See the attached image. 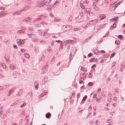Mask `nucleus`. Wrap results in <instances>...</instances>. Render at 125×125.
<instances>
[{
    "label": "nucleus",
    "mask_w": 125,
    "mask_h": 125,
    "mask_svg": "<svg viewBox=\"0 0 125 125\" xmlns=\"http://www.w3.org/2000/svg\"><path fill=\"white\" fill-rule=\"evenodd\" d=\"M72 29L71 26L67 25L63 26L62 31L63 32H67L70 31Z\"/></svg>",
    "instance_id": "obj_1"
},
{
    "label": "nucleus",
    "mask_w": 125,
    "mask_h": 125,
    "mask_svg": "<svg viewBox=\"0 0 125 125\" xmlns=\"http://www.w3.org/2000/svg\"><path fill=\"white\" fill-rule=\"evenodd\" d=\"M97 22L96 20H94L89 21L86 24L87 27H89L93 26V24H94Z\"/></svg>",
    "instance_id": "obj_2"
},
{
    "label": "nucleus",
    "mask_w": 125,
    "mask_h": 125,
    "mask_svg": "<svg viewBox=\"0 0 125 125\" xmlns=\"http://www.w3.org/2000/svg\"><path fill=\"white\" fill-rule=\"evenodd\" d=\"M98 17H99V18H100L101 20H102L104 19L106 17V16L104 14H102L99 15Z\"/></svg>",
    "instance_id": "obj_3"
},
{
    "label": "nucleus",
    "mask_w": 125,
    "mask_h": 125,
    "mask_svg": "<svg viewBox=\"0 0 125 125\" xmlns=\"http://www.w3.org/2000/svg\"><path fill=\"white\" fill-rule=\"evenodd\" d=\"M31 20V19L30 17H28L27 18L25 19L24 20H22V21H23L26 22H27L28 21H30Z\"/></svg>",
    "instance_id": "obj_4"
},
{
    "label": "nucleus",
    "mask_w": 125,
    "mask_h": 125,
    "mask_svg": "<svg viewBox=\"0 0 125 125\" xmlns=\"http://www.w3.org/2000/svg\"><path fill=\"white\" fill-rule=\"evenodd\" d=\"M34 83L35 89H38V87L39 85V84L37 81L35 82Z\"/></svg>",
    "instance_id": "obj_5"
},
{
    "label": "nucleus",
    "mask_w": 125,
    "mask_h": 125,
    "mask_svg": "<svg viewBox=\"0 0 125 125\" xmlns=\"http://www.w3.org/2000/svg\"><path fill=\"white\" fill-rule=\"evenodd\" d=\"M22 11V10H20L19 11H16V12H13L12 13V14L13 15H14V14H16V15H18L20 14L21 13L20 12V11Z\"/></svg>",
    "instance_id": "obj_6"
},
{
    "label": "nucleus",
    "mask_w": 125,
    "mask_h": 125,
    "mask_svg": "<svg viewBox=\"0 0 125 125\" xmlns=\"http://www.w3.org/2000/svg\"><path fill=\"white\" fill-rule=\"evenodd\" d=\"M51 115V114L49 112H48L46 114V117L47 118H50Z\"/></svg>",
    "instance_id": "obj_7"
},
{
    "label": "nucleus",
    "mask_w": 125,
    "mask_h": 125,
    "mask_svg": "<svg viewBox=\"0 0 125 125\" xmlns=\"http://www.w3.org/2000/svg\"><path fill=\"white\" fill-rule=\"evenodd\" d=\"M40 5H39L40 7H43L45 5V3H44V1H41V3L40 4Z\"/></svg>",
    "instance_id": "obj_8"
},
{
    "label": "nucleus",
    "mask_w": 125,
    "mask_h": 125,
    "mask_svg": "<svg viewBox=\"0 0 125 125\" xmlns=\"http://www.w3.org/2000/svg\"><path fill=\"white\" fill-rule=\"evenodd\" d=\"M116 23L115 22H114L113 24V26H112L111 27V29H114L116 27Z\"/></svg>",
    "instance_id": "obj_9"
},
{
    "label": "nucleus",
    "mask_w": 125,
    "mask_h": 125,
    "mask_svg": "<svg viewBox=\"0 0 125 125\" xmlns=\"http://www.w3.org/2000/svg\"><path fill=\"white\" fill-rule=\"evenodd\" d=\"M10 67L11 70H13L15 68V66L14 65L11 64L10 65Z\"/></svg>",
    "instance_id": "obj_10"
},
{
    "label": "nucleus",
    "mask_w": 125,
    "mask_h": 125,
    "mask_svg": "<svg viewBox=\"0 0 125 125\" xmlns=\"http://www.w3.org/2000/svg\"><path fill=\"white\" fill-rule=\"evenodd\" d=\"M6 12L5 11H1L0 12V15H4L6 14Z\"/></svg>",
    "instance_id": "obj_11"
},
{
    "label": "nucleus",
    "mask_w": 125,
    "mask_h": 125,
    "mask_svg": "<svg viewBox=\"0 0 125 125\" xmlns=\"http://www.w3.org/2000/svg\"><path fill=\"white\" fill-rule=\"evenodd\" d=\"M24 55L27 58H29L30 57V56L29 55L28 53H24Z\"/></svg>",
    "instance_id": "obj_12"
},
{
    "label": "nucleus",
    "mask_w": 125,
    "mask_h": 125,
    "mask_svg": "<svg viewBox=\"0 0 125 125\" xmlns=\"http://www.w3.org/2000/svg\"><path fill=\"white\" fill-rule=\"evenodd\" d=\"M47 77H45L44 78H43L42 79V81L46 83L47 81Z\"/></svg>",
    "instance_id": "obj_13"
},
{
    "label": "nucleus",
    "mask_w": 125,
    "mask_h": 125,
    "mask_svg": "<svg viewBox=\"0 0 125 125\" xmlns=\"http://www.w3.org/2000/svg\"><path fill=\"white\" fill-rule=\"evenodd\" d=\"M80 7L82 8L83 9H85V7L83 5L82 3V4L80 3Z\"/></svg>",
    "instance_id": "obj_14"
},
{
    "label": "nucleus",
    "mask_w": 125,
    "mask_h": 125,
    "mask_svg": "<svg viewBox=\"0 0 125 125\" xmlns=\"http://www.w3.org/2000/svg\"><path fill=\"white\" fill-rule=\"evenodd\" d=\"M43 15H42L41 16H39V17L37 18V20L38 21H39L41 20L42 19V17L41 16H43Z\"/></svg>",
    "instance_id": "obj_15"
},
{
    "label": "nucleus",
    "mask_w": 125,
    "mask_h": 125,
    "mask_svg": "<svg viewBox=\"0 0 125 125\" xmlns=\"http://www.w3.org/2000/svg\"><path fill=\"white\" fill-rule=\"evenodd\" d=\"M4 58L5 60L7 61L9 59V55H7L6 56H5Z\"/></svg>",
    "instance_id": "obj_16"
},
{
    "label": "nucleus",
    "mask_w": 125,
    "mask_h": 125,
    "mask_svg": "<svg viewBox=\"0 0 125 125\" xmlns=\"http://www.w3.org/2000/svg\"><path fill=\"white\" fill-rule=\"evenodd\" d=\"M16 88V87L14 86L13 88H12L11 89H10V92L14 91V89H15Z\"/></svg>",
    "instance_id": "obj_17"
},
{
    "label": "nucleus",
    "mask_w": 125,
    "mask_h": 125,
    "mask_svg": "<svg viewBox=\"0 0 125 125\" xmlns=\"http://www.w3.org/2000/svg\"><path fill=\"white\" fill-rule=\"evenodd\" d=\"M60 20V19L59 18H56L54 19V21L56 22H59Z\"/></svg>",
    "instance_id": "obj_18"
},
{
    "label": "nucleus",
    "mask_w": 125,
    "mask_h": 125,
    "mask_svg": "<svg viewBox=\"0 0 125 125\" xmlns=\"http://www.w3.org/2000/svg\"><path fill=\"white\" fill-rule=\"evenodd\" d=\"M55 59V57H53L52 59V60L51 62V63L52 64L54 62V60Z\"/></svg>",
    "instance_id": "obj_19"
},
{
    "label": "nucleus",
    "mask_w": 125,
    "mask_h": 125,
    "mask_svg": "<svg viewBox=\"0 0 125 125\" xmlns=\"http://www.w3.org/2000/svg\"><path fill=\"white\" fill-rule=\"evenodd\" d=\"M118 5H117V4H116L115 5L113 6V7H114V9L115 10Z\"/></svg>",
    "instance_id": "obj_20"
},
{
    "label": "nucleus",
    "mask_w": 125,
    "mask_h": 125,
    "mask_svg": "<svg viewBox=\"0 0 125 125\" xmlns=\"http://www.w3.org/2000/svg\"><path fill=\"white\" fill-rule=\"evenodd\" d=\"M87 97V96L86 95L82 99L83 101H85Z\"/></svg>",
    "instance_id": "obj_21"
},
{
    "label": "nucleus",
    "mask_w": 125,
    "mask_h": 125,
    "mask_svg": "<svg viewBox=\"0 0 125 125\" xmlns=\"http://www.w3.org/2000/svg\"><path fill=\"white\" fill-rule=\"evenodd\" d=\"M95 10L97 11H98L99 10V8L97 7H94Z\"/></svg>",
    "instance_id": "obj_22"
},
{
    "label": "nucleus",
    "mask_w": 125,
    "mask_h": 125,
    "mask_svg": "<svg viewBox=\"0 0 125 125\" xmlns=\"http://www.w3.org/2000/svg\"><path fill=\"white\" fill-rule=\"evenodd\" d=\"M95 59V58H93L92 59H90V62H92L94 61L93 60H94Z\"/></svg>",
    "instance_id": "obj_23"
},
{
    "label": "nucleus",
    "mask_w": 125,
    "mask_h": 125,
    "mask_svg": "<svg viewBox=\"0 0 125 125\" xmlns=\"http://www.w3.org/2000/svg\"><path fill=\"white\" fill-rule=\"evenodd\" d=\"M2 107H0V114L3 113V111L2 110Z\"/></svg>",
    "instance_id": "obj_24"
},
{
    "label": "nucleus",
    "mask_w": 125,
    "mask_h": 125,
    "mask_svg": "<svg viewBox=\"0 0 125 125\" xmlns=\"http://www.w3.org/2000/svg\"><path fill=\"white\" fill-rule=\"evenodd\" d=\"M101 93H102V95H103V96L104 97L106 96L104 92V91H103V92H102Z\"/></svg>",
    "instance_id": "obj_25"
},
{
    "label": "nucleus",
    "mask_w": 125,
    "mask_h": 125,
    "mask_svg": "<svg viewBox=\"0 0 125 125\" xmlns=\"http://www.w3.org/2000/svg\"><path fill=\"white\" fill-rule=\"evenodd\" d=\"M93 55V53H89L88 55V57H90Z\"/></svg>",
    "instance_id": "obj_26"
},
{
    "label": "nucleus",
    "mask_w": 125,
    "mask_h": 125,
    "mask_svg": "<svg viewBox=\"0 0 125 125\" xmlns=\"http://www.w3.org/2000/svg\"><path fill=\"white\" fill-rule=\"evenodd\" d=\"M28 35L29 36V37L31 38L32 37V36L34 35V34H28Z\"/></svg>",
    "instance_id": "obj_27"
},
{
    "label": "nucleus",
    "mask_w": 125,
    "mask_h": 125,
    "mask_svg": "<svg viewBox=\"0 0 125 125\" xmlns=\"http://www.w3.org/2000/svg\"><path fill=\"white\" fill-rule=\"evenodd\" d=\"M115 43L117 45H119L120 44V42L119 41L118 42L116 41L115 42Z\"/></svg>",
    "instance_id": "obj_28"
},
{
    "label": "nucleus",
    "mask_w": 125,
    "mask_h": 125,
    "mask_svg": "<svg viewBox=\"0 0 125 125\" xmlns=\"http://www.w3.org/2000/svg\"><path fill=\"white\" fill-rule=\"evenodd\" d=\"M115 53H113L111 55V56H110V58H111L112 57H113L115 55Z\"/></svg>",
    "instance_id": "obj_29"
},
{
    "label": "nucleus",
    "mask_w": 125,
    "mask_h": 125,
    "mask_svg": "<svg viewBox=\"0 0 125 125\" xmlns=\"http://www.w3.org/2000/svg\"><path fill=\"white\" fill-rule=\"evenodd\" d=\"M117 18H118L117 17H115L114 18H113L112 19V20L113 21H114L115 20H116Z\"/></svg>",
    "instance_id": "obj_30"
},
{
    "label": "nucleus",
    "mask_w": 125,
    "mask_h": 125,
    "mask_svg": "<svg viewBox=\"0 0 125 125\" xmlns=\"http://www.w3.org/2000/svg\"><path fill=\"white\" fill-rule=\"evenodd\" d=\"M93 84V82H89L88 84V85L89 86H91Z\"/></svg>",
    "instance_id": "obj_31"
},
{
    "label": "nucleus",
    "mask_w": 125,
    "mask_h": 125,
    "mask_svg": "<svg viewBox=\"0 0 125 125\" xmlns=\"http://www.w3.org/2000/svg\"><path fill=\"white\" fill-rule=\"evenodd\" d=\"M0 9L1 10H4L5 9V7H0Z\"/></svg>",
    "instance_id": "obj_32"
},
{
    "label": "nucleus",
    "mask_w": 125,
    "mask_h": 125,
    "mask_svg": "<svg viewBox=\"0 0 125 125\" xmlns=\"http://www.w3.org/2000/svg\"><path fill=\"white\" fill-rule=\"evenodd\" d=\"M80 93H78L77 95V98H78L80 96Z\"/></svg>",
    "instance_id": "obj_33"
},
{
    "label": "nucleus",
    "mask_w": 125,
    "mask_h": 125,
    "mask_svg": "<svg viewBox=\"0 0 125 125\" xmlns=\"http://www.w3.org/2000/svg\"><path fill=\"white\" fill-rule=\"evenodd\" d=\"M118 38L120 39H122L123 38V36L121 35H119L118 36Z\"/></svg>",
    "instance_id": "obj_34"
},
{
    "label": "nucleus",
    "mask_w": 125,
    "mask_h": 125,
    "mask_svg": "<svg viewBox=\"0 0 125 125\" xmlns=\"http://www.w3.org/2000/svg\"><path fill=\"white\" fill-rule=\"evenodd\" d=\"M79 14L80 16H83V13L81 12H80Z\"/></svg>",
    "instance_id": "obj_35"
},
{
    "label": "nucleus",
    "mask_w": 125,
    "mask_h": 125,
    "mask_svg": "<svg viewBox=\"0 0 125 125\" xmlns=\"http://www.w3.org/2000/svg\"><path fill=\"white\" fill-rule=\"evenodd\" d=\"M26 104L25 103H24L23 104H22L20 106V107H23L24 106L26 105Z\"/></svg>",
    "instance_id": "obj_36"
},
{
    "label": "nucleus",
    "mask_w": 125,
    "mask_h": 125,
    "mask_svg": "<svg viewBox=\"0 0 125 125\" xmlns=\"http://www.w3.org/2000/svg\"><path fill=\"white\" fill-rule=\"evenodd\" d=\"M17 42H18V43H20L19 44H23L24 43V42H23V41L22 42H20L19 41H17Z\"/></svg>",
    "instance_id": "obj_37"
},
{
    "label": "nucleus",
    "mask_w": 125,
    "mask_h": 125,
    "mask_svg": "<svg viewBox=\"0 0 125 125\" xmlns=\"http://www.w3.org/2000/svg\"><path fill=\"white\" fill-rule=\"evenodd\" d=\"M92 74L90 72L89 74V75L88 76V77L89 78H91V77L92 76Z\"/></svg>",
    "instance_id": "obj_38"
},
{
    "label": "nucleus",
    "mask_w": 125,
    "mask_h": 125,
    "mask_svg": "<svg viewBox=\"0 0 125 125\" xmlns=\"http://www.w3.org/2000/svg\"><path fill=\"white\" fill-rule=\"evenodd\" d=\"M112 122L111 120V119H109L106 121V122L108 123H109Z\"/></svg>",
    "instance_id": "obj_39"
},
{
    "label": "nucleus",
    "mask_w": 125,
    "mask_h": 125,
    "mask_svg": "<svg viewBox=\"0 0 125 125\" xmlns=\"http://www.w3.org/2000/svg\"><path fill=\"white\" fill-rule=\"evenodd\" d=\"M37 21H38L37 18H34L33 20V21L34 22H36Z\"/></svg>",
    "instance_id": "obj_40"
},
{
    "label": "nucleus",
    "mask_w": 125,
    "mask_h": 125,
    "mask_svg": "<svg viewBox=\"0 0 125 125\" xmlns=\"http://www.w3.org/2000/svg\"><path fill=\"white\" fill-rule=\"evenodd\" d=\"M35 25H36L35 27H40L41 26L40 24H35Z\"/></svg>",
    "instance_id": "obj_41"
},
{
    "label": "nucleus",
    "mask_w": 125,
    "mask_h": 125,
    "mask_svg": "<svg viewBox=\"0 0 125 125\" xmlns=\"http://www.w3.org/2000/svg\"><path fill=\"white\" fill-rule=\"evenodd\" d=\"M112 95V94L111 93L109 92L108 93V96L109 97H111Z\"/></svg>",
    "instance_id": "obj_42"
},
{
    "label": "nucleus",
    "mask_w": 125,
    "mask_h": 125,
    "mask_svg": "<svg viewBox=\"0 0 125 125\" xmlns=\"http://www.w3.org/2000/svg\"><path fill=\"white\" fill-rule=\"evenodd\" d=\"M110 10L112 11H113L115 10L114 9V7H112L110 9Z\"/></svg>",
    "instance_id": "obj_43"
},
{
    "label": "nucleus",
    "mask_w": 125,
    "mask_h": 125,
    "mask_svg": "<svg viewBox=\"0 0 125 125\" xmlns=\"http://www.w3.org/2000/svg\"><path fill=\"white\" fill-rule=\"evenodd\" d=\"M110 78H108L106 81V83H108L109 82V81H110Z\"/></svg>",
    "instance_id": "obj_44"
},
{
    "label": "nucleus",
    "mask_w": 125,
    "mask_h": 125,
    "mask_svg": "<svg viewBox=\"0 0 125 125\" xmlns=\"http://www.w3.org/2000/svg\"><path fill=\"white\" fill-rule=\"evenodd\" d=\"M85 2L86 3H88L89 2V1L88 0H85V1H84V2Z\"/></svg>",
    "instance_id": "obj_45"
},
{
    "label": "nucleus",
    "mask_w": 125,
    "mask_h": 125,
    "mask_svg": "<svg viewBox=\"0 0 125 125\" xmlns=\"http://www.w3.org/2000/svg\"><path fill=\"white\" fill-rule=\"evenodd\" d=\"M101 89L100 88H99L98 89V91L97 92V93H99L101 91Z\"/></svg>",
    "instance_id": "obj_46"
},
{
    "label": "nucleus",
    "mask_w": 125,
    "mask_h": 125,
    "mask_svg": "<svg viewBox=\"0 0 125 125\" xmlns=\"http://www.w3.org/2000/svg\"><path fill=\"white\" fill-rule=\"evenodd\" d=\"M72 18L71 17V18H69L68 19V21H71L72 20Z\"/></svg>",
    "instance_id": "obj_47"
},
{
    "label": "nucleus",
    "mask_w": 125,
    "mask_h": 125,
    "mask_svg": "<svg viewBox=\"0 0 125 125\" xmlns=\"http://www.w3.org/2000/svg\"><path fill=\"white\" fill-rule=\"evenodd\" d=\"M50 15L51 17H52L53 16V14L52 13H50Z\"/></svg>",
    "instance_id": "obj_48"
},
{
    "label": "nucleus",
    "mask_w": 125,
    "mask_h": 125,
    "mask_svg": "<svg viewBox=\"0 0 125 125\" xmlns=\"http://www.w3.org/2000/svg\"><path fill=\"white\" fill-rule=\"evenodd\" d=\"M115 92H116V93H118V91L117 89H115Z\"/></svg>",
    "instance_id": "obj_49"
},
{
    "label": "nucleus",
    "mask_w": 125,
    "mask_h": 125,
    "mask_svg": "<svg viewBox=\"0 0 125 125\" xmlns=\"http://www.w3.org/2000/svg\"><path fill=\"white\" fill-rule=\"evenodd\" d=\"M103 41V40H101L98 42V43H100V42H102Z\"/></svg>",
    "instance_id": "obj_50"
},
{
    "label": "nucleus",
    "mask_w": 125,
    "mask_h": 125,
    "mask_svg": "<svg viewBox=\"0 0 125 125\" xmlns=\"http://www.w3.org/2000/svg\"><path fill=\"white\" fill-rule=\"evenodd\" d=\"M1 66L4 68H5L6 67V66L5 65H3L2 64H1Z\"/></svg>",
    "instance_id": "obj_51"
},
{
    "label": "nucleus",
    "mask_w": 125,
    "mask_h": 125,
    "mask_svg": "<svg viewBox=\"0 0 125 125\" xmlns=\"http://www.w3.org/2000/svg\"><path fill=\"white\" fill-rule=\"evenodd\" d=\"M25 50L24 49H21V51L22 52H25Z\"/></svg>",
    "instance_id": "obj_52"
},
{
    "label": "nucleus",
    "mask_w": 125,
    "mask_h": 125,
    "mask_svg": "<svg viewBox=\"0 0 125 125\" xmlns=\"http://www.w3.org/2000/svg\"><path fill=\"white\" fill-rule=\"evenodd\" d=\"M3 115L2 117H1L2 118H3V117H5L6 116V115L5 114H3Z\"/></svg>",
    "instance_id": "obj_53"
},
{
    "label": "nucleus",
    "mask_w": 125,
    "mask_h": 125,
    "mask_svg": "<svg viewBox=\"0 0 125 125\" xmlns=\"http://www.w3.org/2000/svg\"><path fill=\"white\" fill-rule=\"evenodd\" d=\"M52 0H47V2L48 3H50Z\"/></svg>",
    "instance_id": "obj_54"
},
{
    "label": "nucleus",
    "mask_w": 125,
    "mask_h": 125,
    "mask_svg": "<svg viewBox=\"0 0 125 125\" xmlns=\"http://www.w3.org/2000/svg\"><path fill=\"white\" fill-rule=\"evenodd\" d=\"M82 83H84V82L83 81L81 80L79 82V83L80 84H81Z\"/></svg>",
    "instance_id": "obj_55"
},
{
    "label": "nucleus",
    "mask_w": 125,
    "mask_h": 125,
    "mask_svg": "<svg viewBox=\"0 0 125 125\" xmlns=\"http://www.w3.org/2000/svg\"><path fill=\"white\" fill-rule=\"evenodd\" d=\"M120 70L122 72L123 71V68L122 67H121L120 69Z\"/></svg>",
    "instance_id": "obj_56"
},
{
    "label": "nucleus",
    "mask_w": 125,
    "mask_h": 125,
    "mask_svg": "<svg viewBox=\"0 0 125 125\" xmlns=\"http://www.w3.org/2000/svg\"><path fill=\"white\" fill-rule=\"evenodd\" d=\"M111 98H110V99H108V102H111Z\"/></svg>",
    "instance_id": "obj_57"
},
{
    "label": "nucleus",
    "mask_w": 125,
    "mask_h": 125,
    "mask_svg": "<svg viewBox=\"0 0 125 125\" xmlns=\"http://www.w3.org/2000/svg\"><path fill=\"white\" fill-rule=\"evenodd\" d=\"M87 9H84V10H83V11H85L86 12H87L88 11L87 10Z\"/></svg>",
    "instance_id": "obj_58"
},
{
    "label": "nucleus",
    "mask_w": 125,
    "mask_h": 125,
    "mask_svg": "<svg viewBox=\"0 0 125 125\" xmlns=\"http://www.w3.org/2000/svg\"><path fill=\"white\" fill-rule=\"evenodd\" d=\"M55 42H62V41H60L59 40H57V41H55Z\"/></svg>",
    "instance_id": "obj_59"
},
{
    "label": "nucleus",
    "mask_w": 125,
    "mask_h": 125,
    "mask_svg": "<svg viewBox=\"0 0 125 125\" xmlns=\"http://www.w3.org/2000/svg\"><path fill=\"white\" fill-rule=\"evenodd\" d=\"M89 40V38H87L85 40V41L86 42H87Z\"/></svg>",
    "instance_id": "obj_60"
},
{
    "label": "nucleus",
    "mask_w": 125,
    "mask_h": 125,
    "mask_svg": "<svg viewBox=\"0 0 125 125\" xmlns=\"http://www.w3.org/2000/svg\"><path fill=\"white\" fill-rule=\"evenodd\" d=\"M96 124L97 125H99V122L98 121H97L96 122Z\"/></svg>",
    "instance_id": "obj_61"
},
{
    "label": "nucleus",
    "mask_w": 125,
    "mask_h": 125,
    "mask_svg": "<svg viewBox=\"0 0 125 125\" xmlns=\"http://www.w3.org/2000/svg\"><path fill=\"white\" fill-rule=\"evenodd\" d=\"M97 96V94H94V96L93 97V98H95V97L96 96Z\"/></svg>",
    "instance_id": "obj_62"
},
{
    "label": "nucleus",
    "mask_w": 125,
    "mask_h": 125,
    "mask_svg": "<svg viewBox=\"0 0 125 125\" xmlns=\"http://www.w3.org/2000/svg\"><path fill=\"white\" fill-rule=\"evenodd\" d=\"M96 101H98L99 102L100 101V100L97 97L96 98Z\"/></svg>",
    "instance_id": "obj_63"
},
{
    "label": "nucleus",
    "mask_w": 125,
    "mask_h": 125,
    "mask_svg": "<svg viewBox=\"0 0 125 125\" xmlns=\"http://www.w3.org/2000/svg\"><path fill=\"white\" fill-rule=\"evenodd\" d=\"M17 124L16 123H12L11 125H17Z\"/></svg>",
    "instance_id": "obj_64"
}]
</instances>
